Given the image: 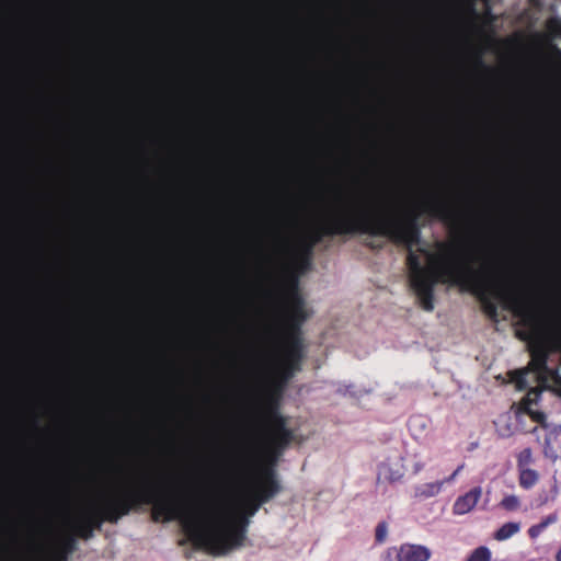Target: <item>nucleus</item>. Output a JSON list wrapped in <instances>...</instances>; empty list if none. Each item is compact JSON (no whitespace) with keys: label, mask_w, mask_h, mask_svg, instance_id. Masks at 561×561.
<instances>
[{"label":"nucleus","mask_w":561,"mask_h":561,"mask_svg":"<svg viewBox=\"0 0 561 561\" xmlns=\"http://www.w3.org/2000/svg\"><path fill=\"white\" fill-rule=\"evenodd\" d=\"M436 253H428L423 248L417 250L427 256L428 267L422 265L414 248L407 254L410 285L423 310H434L435 285L448 284L476 295L483 312L493 322H499V310L493 298L502 299L505 307L519 318L520 323L530 329L529 332L517 333L520 340L530 343L541 334L537 316L527 297L517 289L499 288L484 268H474L472 263L476 257L463 242L439 241L436 243Z\"/></svg>","instance_id":"f257e3e1"},{"label":"nucleus","mask_w":561,"mask_h":561,"mask_svg":"<svg viewBox=\"0 0 561 561\" xmlns=\"http://www.w3.org/2000/svg\"><path fill=\"white\" fill-rule=\"evenodd\" d=\"M137 483L106 497L98 506L83 511L72 523L73 534L89 540L94 530H100L104 523L117 524L130 512L142 505H152L151 519L154 523L180 520L183 531L194 548L203 547L211 552H220L224 542L214 531H205L194 517L184 516L180 502L172 493H161L148 479V474L138 476Z\"/></svg>","instance_id":"f03ea898"},{"label":"nucleus","mask_w":561,"mask_h":561,"mask_svg":"<svg viewBox=\"0 0 561 561\" xmlns=\"http://www.w3.org/2000/svg\"><path fill=\"white\" fill-rule=\"evenodd\" d=\"M364 233L371 237H386L392 243L402 245L408 254L421 243L419 213L411 210L402 217L355 215L348 211L334 214L321 225L304 234L313 245L324 237Z\"/></svg>","instance_id":"7ed1b4c3"},{"label":"nucleus","mask_w":561,"mask_h":561,"mask_svg":"<svg viewBox=\"0 0 561 561\" xmlns=\"http://www.w3.org/2000/svg\"><path fill=\"white\" fill-rule=\"evenodd\" d=\"M280 484L277 480L276 471L273 467H265L261 471V480L250 493L247 501V515H239L231 520L224 523L218 514L209 507H203L195 511H188L184 502L176 494L172 493L180 502L184 516H192L198 520L199 527L205 531H214L220 541L224 542L222 551L211 552L210 550L198 547L213 556H225L230 550L241 547L245 540L249 516L254 515L260 506L280 492Z\"/></svg>","instance_id":"20e7f679"},{"label":"nucleus","mask_w":561,"mask_h":561,"mask_svg":"<svg viewBox=\"0 0 561 561\" xmlns=\"http://www.w3.org/2000/svg\"><path fill=\"white\" fill-rule=\"evenodd\" d=\"M305 353L283 348L275 376L264 392L260 410V424L271 449L283 450L293 440L294 433L287 427V420L279 412V399L287 382L301 370Z\"/></svg>","instance_id":"39448f33"},{"label":"nucleus","mask_w":561,"mask_h":561,"mask_svg":"<svg viewBox=\"0 0 561 561\" xmlns=\"http://www.w3.org/2000/svg\"><path fill=\"white\" fill-rule=\"evenodd\" d=\"M286 312L282 325L283 348L305 353L302 325L310 317L304 297L299 293L298 282L294 278L286 293Z\"/></svg>","instance_id":"423d86ee"},{"label":"nucleus","mask_w":561,"mask_h":561,"mask_svg":"<svg viewBox=\"0 0 561 561\" xmlns=\"http://www.w3.org/2000/svg\"><path fill=\"white\" fill-rule=\"evenodd\" d=\"M530 362L527 369L548 375L561 386V331L546 337L537 335L528 345Z\"/></svg>","instance_id":"0eeeda50"},{"label":"nucleus","mask_w":561,"mask_h":561,"mask_svg":"<svg viewBox=\"0 0 561 561\" xmlns=\"http://www.w3.org/2000/svg\"><path fill=\"white\" fill-rule=\"evenodd\" d=\"M77 549V541L73 535L62 537L55 546H49L47 540L34 539L27 545L28 552H47L56 561H69V556Z\"/></svg>","instance_id":"6e6552de"},{"label":"nucleus","mask_w":561,"mask_h":561,"mask_svg":"<svg viewBox=\"0 0 561 561\" xmlns=\"http://www.w3.org/2000/svg\"><path fill=\"white\" fill-rule=\"evenodd\" d=\"M422 211L435 217L447 225L455 227L458 224L459 216L454 207L444 198L433 196L422 204Z\"/></svg>","instance_id":"1a4fd4ad"},{"label":"nucleus","mask_w":561,"mask_h":561,"mask_svg":"<svg viewBox=\"0 0 561 561\" xmlns=\"http://www.w3.org/2000/svg\"><path fill=\"white\" fill-rule=\"evenodd\" d=\"M462 467L463 466H459L453 472V474H450L448 478H446L444 480L416 485L414 488V497L417 500H425V499H430V497L437 495L442 491L443 485L445 483L451 482L456 478V476L460 472Z\"/></svg>","instance_id":"9d476101"},{"label":"nucleus","mask_w":561,"mask_h":561,"mask_svg":"<svg viewBox=\"0 0 561 561\" xmlns=\"http://www.w3.org/2000/svg\"><path fill=\"white\" fill-rule=\"evenodd\" d=\"M482 494L480 486L471 489L463 495H460L453 505V512L455 515H463L472 511L478 504Z\"/></svg>","instance_id":"9b49d317"},{"label":"nucleus","mask_w":561,"mask_h":561,"mask_svg":"<svg viewBox=\"0 0 561 561\" xmlns=\"http://www.w3.org/2000/svg\"><path fill=\"white\" fill-rule=\"evenodd\" d=\"M430 558V549L421 545L404 543L397 553L398 561H427Z\"/></svg>","instance_id":"f8f14e48"},{"label":"nucleus","mask_w":561,"mask_h":561,"mask_svg":"<svg viewBox=\"0 0 561 561\" xmlns=\"http://www.w3.org/2000/svg\"><path fill=\"white\" fill-rule=\"evenodd\" d=\"M403 477V473L399 469H393L389 463L381 462L378 466V481L396 482Z\"/></svg>","instance_id":"ddd939ff"},{"label":"nucleus","mask_w":561,"mask_h":561,"mask_svg":"<svg viewBox=\"0 0 561 561\" xmlns=\"http://www.w3.org/2000/svg\"><path fill=\"white\" fill-rule=\"evenodd\" d=\"M316 245L311 243L307 238L301 236L295 247V253L298 257L301 260H305L306 262L310 261V257L312 255L313 249Z\"/></svg>","instance_id":"4468645a"},{"label":"nucleus","mask_w":561,"mask_h":561,"mask_svg":"<svg viewBox=\"0 0 561 561\" xmlns=\"http://www.w3.org/2000/svg\"><path fill=\"white\" fill-rule=\"evenodd\" d=\"M520 529L519 523L508 522L502 525L494 534V538L499 541L506 540L517 534Z\"/></svg>","instance_id":"2eb2a0df"},{"label":"nucleus","mask_w":561,"mask_h":561,"mask_svg":"<svg viewBox=\"0 0 561 561\" xmlns=\"http://www.w3.org/2000/svg\"><path fill=\"white\" fill-rule=\"evenodd\" d=\"M558 519V516L557 514H550L548 516H546L540 523L536 524V525H533L531 527H529L528 529V536L531 538V539H536L537 537H539L543 530L551 524L556 523Z\"/></svg>","instance_id":"dca6fc26"},{"label":"nucleus","mask_w":561,"mask_h":561,"mask_svg":"<svg viewBox=\"0 0 561 561\" xmlns=\"http://www.w3.org/2000/svg\"><path fill=\"white\" fill-rule=\"evenodd\" d=\"M538 478L537 471L533 469H519V485L526 490L533 488L537 483Z\"/></svg>","instance_id":"f3484780"},{"label":"nucleus","mask_w":561,"mask_h":561,"mask_svg":"<svg viewBox=\"0 0 561 561\" xmlns=\"http://www.w3.org/2000/svg\"><path fill=\"white\" fill-rule=\"evenodd\" d=\"M491 556L488 547L480 546L469 554L466 561H491Z\"/></svg>","instance_id":"a211bd4d"},{"label":"nucleus","mask_w":561,"mask_h":561,"mask_svg":"<svg viewBox=\"0 0 561 561\" xmlns=\"http://www.w3.org/2000/svg\"><path fill=\"white\" fill-rule=\"evenodd\" d=\"M500 506L508 512H513L519 508L520 501L516 495H506L500 502Z\"/></svg>","instance_id":"6ab92c4d"},{"label":"nucleus","mask_w":561,"mask_h":561,"mask_svg":"<svg viewBox=\"0 0 561 561\" xmlns=\"http://www.w3.org/2000/svg\"><path fill=\"white\" fill-rule=\"evenodd\" d=\"M531 404V400L529 398V394L523 399L522 401V405H523V409L525 410V412L530 415V417L533 419V421L535 422H538V423H543L545 420H546V415L543 412H531L530 409H529V405Z\"/></svg>","instance_id":"aec40b11"},{"label":"nucleus","mask_w":561,"mask_h":561,"mask_svg":"<svg viewBox=\"0 0 561 561\" xmlns=\"http://www.w3.org/2000/svg\"><path fill=\"white\" fill-rule=\"evenodd\" d=\"M531 462H533V451L530 448H525L517 455L518 469H525Z\"/></svg>","instance_id":"412c9836"},{"label":"nucleus","mask_w":561,"mask_h":561,"mask_svg":"<svg viewBox=\"0 0 561 561\" xmlns=\"http://www.w3.org/2000/svg\"><path fill=\"white\" fill-rule=\"evenodd\" d=\"M527 369L514 370L511 373L512 379L515 381L517 389L524 390L527 387Z\"/></svg>","instance_id":"4be33fe9"},{"label":"nucleus","mask_w":561,"mask_h":561,"mask_svg":"<svg viewBox=\"0 0 561 561\" xmlns=\"http://www.w3.org/2000/svg\"><path fill=\"white\" fill-rule=\"evenodd\" d=\"M387 533H388L387 523L386 522L378 523V525L376 527V530H375V540H376V542L377 543L385 542V540L387 538Z\"/></svg>","instance_id":"5701e85b"},{"label":"nucleus","mask_w":561,"mask_h":561,"mask_svg":"<svg viewBox=\"0 0 561 561\" xmlns=\"http://www.w3.org/2000/svg\"><path fill=\"white\" fill-rule=\"evenodd\" d=\"M547 27L551 32H560L561 31V22L556 18H551L547 21Z\"/></svg>","instance_id":"b1692460"},{"label":"nucleus","mask_w":561,"mask_h":561,"mask_svg":"<svg viewBox=\"0 0 561 561\" xmlns=\"http://www.w3.org/2000/svg\"><path fill=\"white\" fill-rule=\"evenodd\" d=\"M364 244L370 250H381L383 248L382 243H376L374 240H367Z\"/></svg>","instance_id":"393cba45"},{"label":"nucleus","mask_w":561,"mask_h":561,"mask_svg":"<svg viewBox=\"0 0 561 561\" xmlns=\"http://www.w3.org/2000/svg\"><path fill=\"white\" fill-rule=\"evenodd\" d=\"M552 54H553V56H554L557 59H559V60H560V62H561V49H560V48H558L557 46H553V47H552Z\"/></svg>","instance_id":"a878e982"},{"label":"nucleus","mask_w":561,"mask_h":561,"mask_svg":"<svg viewBox=\"0 0 561 561\" xmlns=\"http://www.w3.org/2000/svg\"><path fill=\"white\" fill-rule=\"evenodd\" d=\"M476 61H477V64L479 66L484 67V64H483V60H482L481 56H477Z\"/></svg>","instance_id":"bb28decb"},{"label":"nucleus","mask_w":561,"mask_h":561,"mask_svg":"<svg viewBox=\"0 0 561 561\" xmlns=\"http://www.w3.org/2000/svg\"><path fill=\"white\" fill-rule=\"evenodd\" d=\"M41 534L46 536L49 534V529L47 527L41 528Z\"/></svg>","instance_id":"cd10ccee"},{"label":"nucleus","mask_w":561,"mask_h":561,"mask_svg":"<svg viewBox=\"0 0 561 561\" xmlns=\"http://www.w3.org/2000/svg\"><path fill=\"white\" fill-rule=\"evenodd\" d=\"M556 560H557V561H561V548H560V549H559V551L557 552Z\"/></svg>","instance_id":"c85d7f7f"},{"label":"nucleus","mask_w":561,"mask_h":561,"mask_svg":"<svg viewBox=\"0 0 561 561\" xmlns=\"http://www.w3.org/2000/svg\"><path fill=\"white\" fill-rule=\"evenodd\" d=\"M421 468H422V466H421V465H417V466L415 467V470H416V471H419Z\"/></svg>","instance_id":"c756f323"}]
</instances>
